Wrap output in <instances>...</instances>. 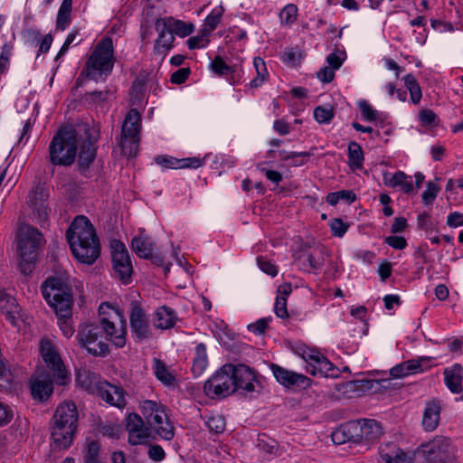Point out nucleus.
I'll use <instances>...</instances> for the list:
<instances>
[{
    "label": "nucleus",
    "instance_id": "1",
    "mask_svg": "<svg viewBox=\"0 0 463 463\" xmlns=\"http://www.w3.org/2000/svg\"><path fill=\"white\" fill-rule=\"evenodd\" d=\"M66 240L73 256L81 263L91 265L99 257L100 244L94 226L83 215H78L66 231Z\"/></svg>",
    "mask_w": 463,
    "mask_h": 463
},
{
    "label": "nucleus",
    "instance_id": "2",
    "mask_svg": "<svg viewBox=\"0 0 463 463\" xmlns=\"http://www.w3.org/2000/svg\"><path fill=\"white\" fill-rule=\"evenodd\" d=\"M78 411L74 402H68L60 404L52 417L51 436L53 443L59 449L71 446L77 430Z\"/></svg>",
    "mask_w": 463,
    "mask_h": 463
},
{
    "label": "nucleus",
    "instance_id": "3",
    "mask_svg": "<svg viewBox=\"0 0 463 463\" xmlns=\"http://www.w3.org/2000/svg\"><path fill=\"white\" fill-rule=\"evenodd\" d=\"M114 62L113 40L107 36L96 44L80 75L95 81L104 80L111 73Z\"/></svg>",
    "mask_w": 463,
    "mask_h": 463
},
{
    "label": "nucleus",
    "instance_id": "4",
    "mask_svg": "<svg viewBox=\"0 0 463 463\" xmlns=\"http://www.w3.org/2000/svg\"><path fill=\"white\" fill-rule=\"evenodd\" d=\"M80 138V129L71 127L61 128L49 146L51 163L54 165H71L75 160Z\"/></svg>",
    "mask_w": 463,
    "mask_h": 463
},
{
    "label": "nucleus",
    "instance_id": "5",
    "mask_svg": "<svg viewBox=\"0 0 463 463\" xmlns=\"http://www.w3.org/2000/svg\"><path fill=\"white\" fill-rule=\"evenodd\" d=\"M42 294L57 317L72 314V290L61 278L51 277L42 285Z\"/></svg>",
    "mask_w": 463,
    "mask_h": 463
},
{
    "label": "nucleus",
    "instance_id": "6",
    "mask_svg": "<svg viewBox=\"0 0 463 463\" xmlns=\"http://www.w3.org/2000/svg\"><path fill=\"white\" fill-rule=\"evenodd\" d=\"M43 241V234L34 227L24 224L18 232L19 269L22 274L32 273L38 250Z\"/></svg>",
    "mask_w": 463,
    "mask_h": 463
},
{
    "label": "nucleus",
    "instance_id": "7",
    "mask_svg": "<svg viewBox=\"0 0 463 463\" xmlns=\"http://www.w3.org/2000/svg\"><path fill=\"white\" fill-rule=\"evenodd\" d=\"M140 114L136 109L128 113L118 141V146L125 156H135L139 144Z\"/></svg>",
    "mask_w": 463,
    "mask_h": 463
},
{
    "label": "nucleus",
    "instance_id": "8",
    "mask_svg": "<svg viewBox=\"0 0 463 463\" xmlns=\"http://www.w3.org/2000/svg\"><path fill=\"white\" fill-rule=\"evenodd\" d=\"M230 370L231 364H225L205 382L203 389L208 397L222 399L236 392Z\"/></svg>",
    "mask_w": 463,
    "mask_h": 463
},
{
    "label": "nucleus",
    "instance_id": "9",
    "mask_svg": "<svg viewBox=\"0 0 463 463\" xmlns=\"http://www.w3.org/2000/svg\"><path fill=\"white\" fill-rule=\"evenodd\" d=\"M102 328L98 324H89L80 328L77 340L80 345L95 355H105L109 353V346L102 340Z\"/></svg>",
    "mask_w": 463,
    "mask_h": 463
},
{
    "label": "nucleus",
    "instance_id": "10",
    "mask_svg": "<svg viewBox=\"0 0 463 463\" xmlns=\"http://www.w3.org/2000/svg\"><path fill=\"white\" fill-rule=\"evenodd\" d=\"M110 249L115 275L122 283H129L133 267L126 246L120 241L113 240L110 242Z\"/></svg>",
    "mask_w": 463,
    "mask_h": 463
},
{
    "label": "nucleus",
    "instance_id": "11",
    "mask_svg": "<svg viewBox=\"0 0 463 463\" xmlns=\"http://www.w3.org/2000/svg\"><path fill=\"white\" fill-rule=\"evenodd\" d=\"M421 448L427 463H454L453 448L448 438L437 437Z\"/></svg>",
    "mask_w": 463,
    "mask_h": 463
},
{
    "label": "nucleus",
    "instance_id": "12",
    "mask_svg": "<svg viewBox=\"0 0 463 463\" xmlns=\"http://www.w3.org/2000/svg\"><path fill=\"white\" fill-rule=\"evenodd\" d=\"M40 351L43 361L52 372L55 383L59 385H65L70 381V377L60 354L56 352L51 341L43 339Z\"/></svg>",
    "mask_w": 463,
    "mask_h": 463
},
{
    "label": "nucleus",
    "instance_id": "13",
    "mask_svg": "<svg viewBox=\"0 0 463 463\" xmlns=\"http://www.w3.org/2000/svg\"><path fill=\"white\" fill-rule=\"evenodd\" d=\"M230 374H232L236 391L241 390L245 392V394L254 392L260 393L261 392L262 385L256 379L255 373L250 366L243 364H231Z\"/></svg>",
    "mask_w": 463,
    "mask_h": 463
},
{
    "label": "nucleus",
    "instance_id": "14",
    "mask_svg": "<svg viewBox=\"0 0 463 463\" xmlns=\"http://www.w3.org/2000/svg\"><path fill=\"white\" fill-rule=\"evenodd\" d=\"M129 324L132 336L137 342H143L153 336L148 318L141 305L134 300L130 303Z\"/></svg>",
    "mask_w": 463,
    "mask_h": 463
},
{
    "label": "nucleus",
    "instance_id": "15",
    "mask_svg": "<svg viewBox=\"0 0 463 463\" xmlns=\"http://www.w3.org/2000/svg\"><path fill=\"white\" fill-rule=\"evenodd\" d=\"M81 131L83 133L78 144V146H80L78 165L80 170H86L96 157L97 147L95 143L97 137L92 136L91 129L87 125L80 128V133Z\"/></svg>",
    "mask_w": 463,
    "mask_h": 463
},
{
    "label": "nucleus",
    "instance_id": "16",
    "mask_svg": "<svg viewBox=\"0 0 463 463\" xmlns=\"http://www.w3.org/2000/svg\"><path fill=\"white\" fill-rule=\"evenodd\" d=\"M126 429L128 432V442L135 446L145 444L148 439H155L146 422L137 413H129L126 419Z\"/></svg>",
    "mask_w": 463,
    "mask_h": 463
},
{
    "label": "nucleus",
    "instance_id": "17",
    "mask_svg": "<svg viewBox=\"0 0 463 463\" xmlns=\"http://www.w3.org/2000/svg\"><path fill=\"white\" fill-rule=\"evenodd\" d=\"M126 429L128 432V442L135 446L145 444L148 439H155L146 422L137 413H129L126 419Z\"/></svg>",
    "mask_w": 463,
    "mask_h": 463
},
{
    "label": "nucleus",
    "instance_id": "18",
    "mask_svg": "<svg viewBox=\"0 0 463 463\" xmlns=\"http://www.w3.org/2000/svg\"><path fill=\"white\" fill-rule=\"evenodd\" d=\"M270 369L276 380L287 388L307 389L311 385V380L304 374L289 371L275 364H270Z\"/></svg>",
    "mask_w": 463,
    "mask_h": 463
},
{
    "label": "nucleus",
    "instance_id": "19",
    "mask_svg": "<svg viewBox=\"0 0 463 463\" xmlns=\"http://www.w3.org/2000/svg\"><path fill=\"white\" fill-rule=\"evenodd\" d=\"M146 424L155 436L156 434L165 440L174 438V427L166 417L164 405L151 418V421H147Z\"/></svg>",
    "mask_w": 463,
    "mask_h": 463
},
{
    "label": "nucleus",
    "instance_id": "20",
    "mask_svg": "<svg viewBox=\"0 0 463 463\" xmlns=\"http://www.w3.org/2000/svg\"><path fill=\"white\" fill-rule=\"evenodd\" d=\"M334 442L344 443L352 441L354 443L363 442L362 420L349 421L340 427L332 435Z\"/></svg>",
    "mask_w": 463,
    "mask_h": 463
},
{
    "label": "nucleus",
    "instance_id": "21",
    "mask_svg": "<svg viewBox=\"0 0 463 463\" xmlns=\"http://www.w3.org/2000/svg\"><path fill=\"white\" fill-rule=\"evenodd\" d=\"M97 391L99 395L107 403L118 407H125L127 401L125 398V391L121 386L111 384L108 382L99 383Z\"/></svg>",
    "mask_w": 463,
    "mask_h": 463
},
{
    "label": "nucleus",
    "instance_id": "22",
    "mask_svg": "<svg viewBox=\"0 0 463 463\" xmlns=\"http://www.w3.org/2000/svg\"><path fill=\"white\" fill-rule=\"evenodd\" d=\"M99 326L102 328V335L105 340L111 341L117 347H123L126 344V323L123 322L122 327L118 330L115 324L106 317H101Z\"/></svg>",
    "mask_w": 463,
    "mask_h": 463
},
{
    "label": "nucleus",
    "instance_id": "23",
    "mask_svg": "<svg viewBox=\"0 0 463 463\" xmlns=\"http://www.w3.org/2000/svg\"><path fill=\"white\" fill-rule=\"evenodd\" d=\"M53 392V383L49 373L38 375L31 384V392L35 400L44 401Z\"/></svg>",
    "mask_w": 463,
    "mask_h": 463
},
{
    "label": "nucleus",
    "instance_id": "24",
    "mask_svg": "<svg viewBox=\"0 0 463 463\" xmlns=\"http://www.w3.org/2000/svg\"><path fill=\"white\" fill-rule=\"evenodd\" d=\"M440 401L432 400L426 403L421 421L426 431H433L437 429L440 419Z\"/></svg>",
    "mask_w": 463,
    "mask_h": 463
},
{
    "label": "nucleus",
    "instance_id": "25",
    "mask_svg": "<svg viewBox=\"0 0 463 463\" xmlns=\"http://www.w3.org/2000/svg\"><path fill=\"white\" fill-rule=\"evenodd\" d=\"M162 18L157 19L156 22V30L158 32V38L156 41L154 52L156 54L165 56V53L172 48L175 36L169 31V28H163Z\"/></svg>",
    "mask_w": 463,
    "mask_h": 463
},
{
    "label": "nucleus",
    "instance_id": "26",
    "mask_svg": "<svg viewBox=\"0 0 463 463\" xmlns=\"http://www.w3.org/2000/svg\"><path fill=\"white\" fill-rule=\"evenodd\" d=\"M444 380L447 387L453 393H460L463 392V365L454 364L450 368L444 371Z\"/></svg>",
    "mask_w": 463,
    "mask_h": 463
},
{
    "label": "nucleus",
    "instance_id": "27",
    "mask_svg": "<svg viewBox=\"0 0 463 463\" xmlns=\"http://www.w3.org/2000/svg\"><path fill=\"white\" fill-rule=\"evenodd\" d=\"M428 361L429 358L426 357H421L418 360H409L392 367L390 373L394 378H401L411 373H416L423 370L422 364Z\"/></svg>",
    "mask_w": 463,
    "mask_h": 463
},
{
    "label": "nucleus",
    "instance_id": "28",
    "mask_svg": "<svg viewBox=\"0 0 463 463\" xmlns=\"http://www.w3.org/2000/svg\"><path fill=\"white\" fill-rule=\"evenodd\" d=\"M131 247L136 254L140 258L149 259L152 257L154 243L147 236L139 235L134 237L131 241Z\"/></svg>",
    "mask_w": 463,
    "mask_h": 463
},
{
    "label": "nucleus",
    "instance_id": "29",
    "mask_svg": "<svg viewBox=\"0 0 463 463\" xmlns=\"http://www.w3.org/2000/svg\"><path fill=\"white\" fill-rule=\"evenodd\" d=\"M175 317L174 311L166 307H160L155 313L154 326L160 329H169L175 326Z\"/></svg>",
    "mask_w": 463,
    "mask_h": 463
},
{
    "label": "nucleus",
    "instance_id": "30",
    "mask_svg": "<svg viewBox=\"0 0 463 463\" xmlns=\"http://www.w3.org/2000/svg\"><path fill=\"white\" fill-rule=\"evenodd\" d=\"M0 311L13 325L15 324L16 314H18V306L16 305L14 298L2 291L0 292Z\"/></svg>",
    "mask_w": 463,
    "mask_h": 463
},
{
    "label": "nucleus",
    "instance_id": "31",
    "mask_svg": "<svg viewBox=\"0 0 463 463\" xmlns=\"http://www.w3.org/2000/svg\"><path fill=\"white\" fill-rule=\"evenodd\" d=\"M163 28H169L172 34H176L181 37H185L191 34L194 31V25L192 24H186L180 20H175L172 17L162 18Z\"/></svg>",
    "mask_w": 463,
    "mask_h": 463
},
{
    "label": "nucleus",
    "instance_id": "32",
    "mask_svg": "<svg viewBox=\"0 0 463 463\" xmlns=\"http://www.w3.org/2000/svg\"><path fill=\"white\" fill-rule=\"evenodd\" d=\"M298 261L302 269L307 270V267L311 269H318L324 263L323 251L319 250L318 254L304 252L298 255Z\"/></svg>",
    "mask_w": 463,
    "mask_h": 463
},
{
    "label": "nucleus",
    "instance_id": "33",
    "mask_svg": "<svg viewBox=\"0 0 463 463\" xmlns=\"http://www.w3.org/2000/svg\"><path fill=\"white\" fill-rule=\"evenodd\" d=\"M153 368L157 380H159L165 385L171 386L175 383V375L170 373L165 364L162 360L154 358Z\"/></svg>",
    "mask_w": 463,
    "mask_h": 463
},
{
    "label": "nucleus",
    "instance_id": "34",
    "mask_svg": "<svg viewBox=\"0 0 463 463\" xmlns=\"http://www.w3.org/2000/svg\"><path fill=\"white\" fill-rule=\"evenodd\" d=\"M363 441H373L381 437L383 429L375 420H362Z\"/></svg>",
    "mask_w": 463,
    "mask_h": 463
},
{
    "label": "nucleus",
    "instance_id": "35",
    "mask_svg": "<svg viewBox=\"0 0 463 463\" xmlns=\"http://www.w3.org/2000/svg\"><path fill=\"white\" fill-rule=\"evenodd\" d=\"M392 187H400L405 194H410L413 191V184L411 177L408 176L404 172L398 171L388 180L386 183Z\"/></svg>",
    "mask_w": 463,
    "mask_h": 463
},
{
    "label": "nucleus",
    "instance_id": "36",
    "mask_svg": "<svg viewBox=\"0 0 463 463\" xmlns=\"http://www.w3.org/2000/svg\"><path fill=\"white\" fill-rule=\"evenodd\" d=\"M364 152L361 146L351 141L348 145V163L354 169H360L364 162Z\"/></svg>",
    "mask_w": 463,
    "mask_h": 463
},
{
    "label": "nucleus",
    "instance_id": "37",
    "mask_svg": "<svg viewBox=\"0 0 463 463\" xmlns=\"http://www.w3.org/2000/svg\"><path fill=\"white\" fill-rule=\"evenodd\" d=\"M335 369L333 364L323 354L317 356V361L312 368H307V372L312 375L321 374L328 376L329 372Z\"/></svg>",
    "mask_w": 463,
    "mask_h": 463
},
{
    "label": "nucleus",
    "instance_id": "38",
    "mask_svg": "<svg viewBox=\"0 0 463 463\" xmlns=\"http://www.w3.org/2000/svg\"><path fill=\"white\" fill-rule=\"evenodd\" d=\"M253 65L255 67L257 76L250 81V86L251 88H258L267 80L268 71L264 61L260 57L254 58Z\"/></svg>",
    "mask_w": 463,
    "mask_h": 463
},
{
    "label": "nucleus",
    "instance_id": "39",
    "mask_svg": "<svg viewBox=\"0 0 463 463\" xmlns=\"http://www.w3.org/2000/svg\"><path fill=\"white\" fill-rule=\"evenodd\" d=\"M405 87L410 91L411 102L418 104L422 97L421 89L415 77L409 73L403 78Z\"/></svg>",
    "mask_w": 463,
    "mask_h": 463
},
{
    "label": "nucleus",
    "instance_id": "40",
    "mask_svg": "<svg viewBox=\"0 0 463 463\" xmlns=\"http://www.w3.org/2000/svg\"><path fill=\"white\" fill-rule=\"evenodd\" d=\"M99 452L100 446L98 441L89 442L83 451V463H100Z\"/></svg>",
    "mask_w": 463,
    "mask_h": 463
},
{
    "label": "nucleus",
    "instance_id": "41",
    "mask_svg": "<svg viewBox=\"0 0 463 463\" xmlns=\"http://www.w3.org/2000/svg\"><path fill=\"white\" fill-rule=\"evenodd\" d=\"M223 14V8L220 6L219 8L213 9L212 13L206 17L203 24V30L206 33H211L221 22V18Z\"/></svg>",
    "mask_w": 463,
    "mask_h": 463
},
{
    "label": "nucleus",
    "instance_id": "42",
    "mask_svg": "<svg viewBox=\"0 0 463 463\" xmlns=\"http://www.w3.org/2000/svg\"><path fill=\"white\" fill-rule=\"evenodd\" d=\"M400 452L403 451L394 442L383 443L379 448L380 457L384 462L391 460L393 457H397Z\"/></svg>",
    "mask_w": 463,
    "mask_h": 463
},
{
    "label": "nucleus",
    "instance_id": "43",
    "mask_svg": "<svg viewBox=\"0 0 463 463\" xmlns=\"http://www.w3.org/2000/svg\"><path fill=\"white\" fill-rule=\"evenodd\" d=\"M334 109L332 108H326L318 106L314 110V117L319 124H327L334 118Z\"/></svg>",
    "mask_w": 463,
    "mask_h": 463
},
{
    "label": "nucleus",
    "instance_id": "44",
    "mask_svg": "<svg viewBox=\"0 0 463 463\" xmlns=\"http://www.w3.org/2000/svg\"><path fill=\"white\" fill-rule=\"evenodd\" d=\"M206 425L210 431L220 434L225 430V420L222 415H213L208 417Z\"/></svg>",
    "mask_w": 463,
    "mask_h": 463
},
{
    "label": "nucleus",
    "instance_id": "45",
    "mask_svg": "<svg viewBox=\"0 0 463 463\" xmlns=\"http://www.w3.org/2000/svg\"><path fill=\"white\" fill-rule=\"evenodd\" d=\"M297 15L298 7L293 4L286 5L279 14L282 24H292L296 21Z\"/></svg>",
    "mask_w": 463,
    "mask_h": 463
},
{
    "label": "nucleus",
    "instance_id": "46",
    "mask_svg": "<svg viewBox=\"0 0 463 463\" xmlns=\"http://www.w3.org/2000/svg\"><path fill=\"white\" fill-rule=\"evenodd\" d=\"M163 405L154 401L146 400L141 404V411L146 419V422L151 421V418Z\"/></svg>",
    "mask_w": 463,
    "mask_h": 463
},
{
    "label": "nucleus",
    "instance_id": "47",
    "mask_svg": "<svg viewBox=\"0 0 463 463\" xmlns=\"http://www.w3.org/2000/svg\"><path fill=\"white\" fill-rule=\"evenodd\" d=\"M440 190V187L434 184L433 182H428L427 183V189L423 192L421 198L422 202L428 205L431 204L432 202L437 197L439 192Z\"/></svg>",
    "mask_w": 463,
    "mask_h": 463
},
{
    "label": "nucleus",
    "instance_id": "48",
    "mask_svg": "<svg viewBox=\"0 0 463 463\" xmlns=\"http://www.w3.org/2000/svg\"><path fill=\"white\" fill-rule=\"evenodd\" d=\"M68 317L59 316L57 317L58 325L64 335V336L70 338L74 334V327L72 326V314L68 315Z\"/></svg>",
    "mask_w": 463,
    "mask_h": 463
},
{
    "label": "nucleus",
    "instance_id": "49",
    "mask_svg": "<svg viewBox=\"0 0 463 463\" xmlns=\"http://www.w3.org/2000/svg\"><path fill=\"white\" fill-rule=\"evenodd\" d=\"M49 194L42 186H37L36 189L30 194L29 203L32 206L46 203Z\"/></svg>",
    "mask_w": 463,
    "mask_h": 463
},
{
    "label": "nucleus",
    "instance_id": "50",
    "mask_svg": "<svg viewBox=\"0 0 463 463\" xmlns=\"http://www.w3.org/2000/svg\"><path fill=\"white\" fill-rule=\"evenodd\" d=\"M209 33H206V32L202 29L200 34L188 39L187 44L189 49L194 50L204 47L209 43V40L207 39Z\"/></svg>",
    "mask_w": 463,
    "mask_h": 463
},
{
    "label": "nucleus",
    "instance_id": "51",
    "mask_svg": "<svg viewBox=\"0 0 463 463\" xmlns=\"http://www.w3.org/2000/svg\"><path fill=\"white\" fill-rule=\"evenodd\" d=\"M212 71L220 75H225L232 71V68L226 64L221 56H216L211 63Z\"/></svg>",
    "mask_w": 463,
    "mask_h": 463
},
{
    "label": "nucleus",
    "instance_id": "52",
    "mask_svg": "<svg viewBox=\"0 0 463 463\" xmlns=\"http://www.w3.org/2000/svg\"><path fill=\"white\" fill-rule=\"evenodd\" d=\"M257 263L259 268L268 275L272 277L276 276L278 273L277 267L271 263L265 257L260 256L257 258Z\"/></svg>",
    "mask_w": 463,
    "mask_h": 463
},
{
    "label": "nucleus",
    "instance_id": "53",
    "mask_svg": "<svg viewBox=\"0 0 463 463\" xmlns=\"http://www.w3.org/2000/svg\"><path fill=\"white\" fill-rule=\"evenodd\" d=\"M149 458L155 462H160L165 458V452L163 448L156 444H150L147 451Z\"/></svg>",
    "mask_w": 463,
    "mask_h": 463
},
{
    "label": "nucleus",
    "instance_id": "54",
    "mask_svg": "<svg viewBox=\"0 0 463 463\" xmlns=\"http://www.w3.org/2000/svg\"><path fill=\"white\" fill-rule=\"evenodd\" d=\"M191 70L188 67L178 69L172 73L170 80L174 84H182L188 79Z\"/></svg>",
    "mask_w": 463,
    "mask_h": 463
},
{
    "label": "nucleus",
    "instance_id": "55",
    "mask_svg": "<svg viewBox=\"0 0 463 463\" xmlns=\"http://www.w3.org/2000/svg\"><path fill=\"white\" fill-rule=\"evenodd\" d=\"M71 12L59 10L56 20V29L61 31L65 30L71 24Z\"/></svg>",
    "mask_w": 463,
    "mask_h": 463
},
{
    "label": "nucleus",
    "instance_id": "56",
    "mask_svg": "<svg viewBox=\"0 0 463 463\" xmlns=\"http://www.w3.org/2000/svg\"><path fill=\"white\" fill-rule=\"evenodd\" d=\"M269 321V317L260 318L257 320L255 323L249 325L248 328L250 331L253 332L256 335H261L265 332Z\"/></svg>",
    "mask_w": 463,
    "mask_h": 463
},
{
    "label": "nucleus",
    "instance_id": "57",
    "mask_svg": "<svg viewBox=\"0 0 463 463\" xmlns=\"http://www.w3.org/2000/svg\"><path fill=\"white\" fill-rule=\"evenodd\" d=\"M156 162L167 168H181V161L172 156H157Z\"/></svg>",
    "mask_w": 463,
    "mask_h": 463
},
{
    "label": "nucleus",
    "instance_id": "58",
    "mask_svg": "<svg viewBox=\"0 0 463 463\" xmlns=\"http://www.w3.org/2000/svg\"><path fill=\"white\" fill-rule=\"evenodd\" d=\"M275 313L280 318L288 317L287 310V298L285 297H277L275 302Z\"/></svg>",
    "mask_w": 463,
    "mask_h": 463
},
{
    "label": "nucleus",
    "instance_id": "59",
    "mask_svg": "<svg viewBox=\"0 0 463 463\" xmlns=\"http://www.w3.org/2000/svg\"><path fill=\"white\" fill-rule=\"evenodd\" d=\"M359 108L361 109V112L363 114V117L368 120V121H374L377 118L376 111H374L370 104L365 101L362 100L359 102Z\"/></svg>",
    "mask_w": 463,
    "mask_h": 463
},
{
    "label": "nucleus",
    "instance_id": "60",
    "mask_svg": "<svg viewBox=\"0 0 463 463\" xmlns=\"http://www.w3.org/2000/svg\"><path fill=\"white\" fill-rule=\"evenodd\" d=\"M384 242L395 250H402L407 246L405 238L402 236H388Z\"/></svg>",
    "mask_w": 463,
    "mask_h": 463
},
{
    "label": "nucleus",
    "instance_id": "61",
    "mask_svg": "<svg viewBox=\"0 0 463 463\" xmlns=\"http://www.w3.org/2000/svg\"><path fill=\"white\" fill-rule=\"evenodd\" d=\"M334 235L342 237L347 231L348 225L343 222L339 218H335L330 224Z\"/></svg>",
    "mask_w": 463,
    "mask_h": 463
},
{
    "label": "nucleus",
    "instance_id": "62",
    "mask_svg": "<svg viewBox=\"0 0 463 463\" xmlns=\"http://www.w3.org/2000/svg\"><path fill=\"white\" fill-rule=\"evenodd\" d=\"M437 115L430 109H423L420 113V119L423 125H435Z\"/></svg>",
    "mask_w": 463,
    "mask_h": 463
},
{
    "label": "nucleus",
    "instance_id": "63",
    "mask_svg": "<svg viewBox=\"0 0 463 463\" xmlns=\"http://www.w3.org/2000/svg\"><path fill=\"white\" fill-rule=\"evenodd\" d=\"M317 76L323 82H331L335 78V70L330 67H324L317 71Z\"/></svg>",
    "mask_w": 463,
    "mask_h": 463
},
{
    "label": "nucleus",
    "instance_id": "64",
    "mask_svg": "<svg viewBox=\"0 0 463 463\" xmlns=\"http://www.w3.org/2000/svg\"><path fill=\"white\" fill-rule=\"evenodd\" d=\"M447 224L450 227L463 225V214L458 212L451 213L447 219Z\"/></svg>",
    "mask_w": 463,
    "mask_h": 463
}]
</instances>
